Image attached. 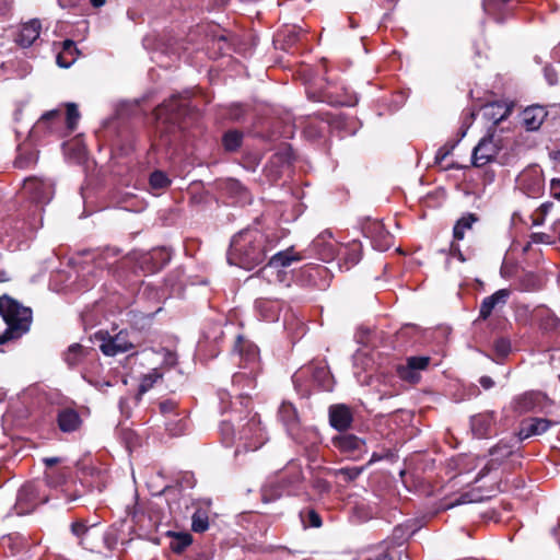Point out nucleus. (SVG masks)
Wrapping results in <instances>:
<instances>
[{"mask_svg":"<svg viewBox=\"0 0 560 560\" xmlns=\"http://www.w3.org/2000/svg\"><path fill=\"white\" fill-rule=\"evenodd\" d=\"M277 246V238L260 230L244 229L236 233L230 243L228 262L252 270L262 264L267 254Z\"/></svg>","mask_w":560,"mask_h":560,"instance_id":"1","label":"nucleus"},{"mask_svg":"<svg viewBox=\"0 0 560 560\" xmlns=\"http://www.w3.org/2000/svg\"><path fill=\"white\" fill-rule=\"evenodd\" d=\"M0 317L5 329L0 332V345L19 340L26 335L33 323V311L8 294L0 296Z\"/></svg>","mask_w":560,"mask_h":560,"instance_id":"2","label":"nucleus"},{"mask_svg":"<svg viewBox=\"0 0 560 560\" xmlns=\"http://www.w3.org/2000/svg\"><path fill=\"white\" fill-rule=\"evenodd\" d=\"M304 481L300 463L290 460L277 475V479L269 481L261 489V499L268 503L281 498L283 494H296Z\"/></svg>","mask_w":560,"mask_h":560,"instance_id":"3","label":"nucleus"},{"mask_svg":"<svg viewBox=\"0 0 560 560\" xmlns=\"http://www.w3.org/2000/svg\"><path fill=\"white\" fill-rule=\"evenodd\" d=\"M302 258V255L296 253L291 246L285 250L272 255L268 264L259 270L258 276L266 279L269 283H285L288 287V273L283 269L291 266L293 262L301 261Z\"/></svg>","mask_w":560,"mask_h":560,"instance_id":"4","label":"nucleus"},{"mask_svg":"<svg viewBox=\"0 0 560 560\" xmlns=\"http://www.w3.org/2000/svg\"><path fill=\"white\" fill-rule=\"evenodd\" d=\"M95 339L100 341V350L107 357H115L135 348L127 330H120L114 336L108 331L100 330L95 334Z\"/></svg>","mask_w":560,"mask_h":560,"instance_id":"5","label":"nucleus"},{"mask_svg":"<svg viewBox=\"0 0 560 560\" xmlns=\"http://www.w3.org/2000/svg\"><path fill=\"white\" fill-rule=\"evenodd\" d=\"M54 187L52 180L32 176L24 180L22 192L36 205H47L54 197Z\"/></svg>","mask_w":560,"mask_h":560,"instance_id":"6","label":"nucleus"},{"mask_svg":"<svg viewBox=\"0 0 560 560\" xmlns=\"http://www.w3.org/2000/svg\"><path fill=\"white\" fill-rule=\"evenodd\" d=\"M331 443L339 453L351 460H359L368 453L365 440L353 433H340L332 438Z\"/></svg>","mask_w":560,"mask_h":560,"instance_id":"7","label":"nucleus"},{"mask_svg":"<svg viewBox=\"0 0 560 560\" xmlns=\"http://www.w3.org/2000/svg\"><path fill=\"white\" fill-rule=\"evenodd\" d=\"M361 230L363 235L371 241L372 246L380 252L387 250L393 245V235L378 220L364 219L361 222Z\"/></svg>","mask_w":560,"mask_h":560,"instance_id":"8","label":"nucleus"},{"mask_svg":"<svg viewBox=\"0 0 560 560\" xmlns=\"http://www.w3.org/2000/svg\"><path fill=\"white\" fill-rule=\"evenodd\" d=\"M518 188L528 197L537 198L541 196L545 188V178L542 170L538 165L525 168L517 176Z\"/></svg>","mask_w":560,"mask_h":560,"instance_id":"9","label":"nucleus"},{"mask_svg":"<svg viewBox=\"0 0 560 560\" xmlns=\"http://www.w3.org/2000/svg\"><path fill=\"white\" fill-rule=\"evenodd\" d=\"M501 149L500 140L494 132H489L474 148L471 153V164L475 167H482L492 162Z\"/></svg>","mask_w":560,"mask_h":560,"instance_id":"10","label":"nucleus"},{"mask_svg":"<svg viewBox=\"0 0 560 560\" xmlns=\"http://www.w3.org/2000/svg\"><path fill=\"white\" fill-rule=\"evenodd\" d=\"M187 102L179 95H173L154 110L156 120L163 124L176 125L186 113Z\"/></svg>","mask_w":560,"mask_h":560,"instance_id":"11","label":"nucleus"},{"mask_svg":"<svg viewBox=\"0 0 560 560\" xmlns=\"http://www.w3.org/2000/svg\"><path fill=\"white\" fill-rule=\"evenodd\" d=\"M431 358L428 355L408 357L405 364L396 368L397 376L409 384H418L421 380V372L427 370Z\"/></svg>","mask_w":560,"mask_h":560,"instance_id":"12","label":"nucleus"},{"mask_svg":"<svg viewBox=\"0 0 560 560\" xmlns=\"http://www.w3.org/2000/svg\"><path fill=\"white\" fill-rule=\"evenodd\" d=\"M69 468L52 469L45 472L46 485L50 488H61L67 500L71 502L82 497L83 492L79 491L77 488L71 491L70 488L72 485L75 486V481L71 480L69 482Z\"/></svg>","mask_w":560,"mask_h":560,"instance_id":"13","label":"nucleus"},{"mask_svg":"<svg viewBox=\"0 0 560 560\" xmlns=\"http://www.w3.org/2000/svg\"><path fill=\"white\" fill-rule=\"evenodd\" d=\"M40 488L39 483H27L19 490L16 504L21 509V513L30 512L35 506L48 501V497L40 493Z\"/></svg>","mask_w":560,"mask_h":560,"instance_id":"14","label":"nucleus"},{"mask_svg":"<svg viewBox=\"0 0 560 560\" xmlns=\"http://www.w3.org/2000/svg\"><path fill=\"white\" fill-rule=\"evenodd\" d=\"M62 128V114L52 109L42 115L33 127L34 133H59Z\"/></svg>","mask_w":560,"mask_h":560,"instance_id":"15","label":"nucleus"},{"mask_svg":"<svg viewBox=\"0 0 560 560\" xmlns=\"http://www.w3.org/2000/svg\"><path fill=\"white\" fill-rule=\"evenodd\" d=\"M352 421V411L348 406L340 404L329 407V423L334 429L343 433L351 427Z\"/></svg>","mask_w":560,"mask_h":560,"instance_id":"16","label":"nucleus"},{"mask_svg":"<svg viewBox=\"0 0 560 560\" xmlns=\"http://www.w3.org/2000/svg\"><path fill=\"white\" fill-rule=\"evenodd\" d=\"M312 246L323 261H330L337 255V244L330 231H324L312 243Z\"/></svg>","mask_w":560,"mask_h":560,"instance_id":"17","label":"nucleus"},{"mask_svg":"<svg viewBox=\"0 0 560 560\" xmlns=\"http://www.w3.org/2000/svg\"><path fill=\"white\" fill-rule=\"evenodd\" d=\"M511 291L509 289H500L493 294L485 298L479 307V318L486 320L497 307H502L506 304Z\"/></svg>","mask_w":560,"mask_h":560,"instance_id":"18","label":"nucleus"},{"mask_svg":"<svg viewBox=\"0 0 560 560\" xmlns=\"http://www.w3.org/2000/svg\"><path fill=\"white\" fill-rule=\"evenodd\" d=\"M283 303L278 299L259 298L255 301V310L267 322L279 319Z\"/></svg>","mask_w":560,"mask_h":560,"instance_id":"19","label":"nucleus"},{"mask_svg":"<svg viewBox=\"0 0 560 560\" xmlns=\"http://www.w3.org/2000/svg\"><path fill=\"white\" fill-rule=\"evenodd\" d=\"M552 422L545 418H529L521 422L518 431L520 440H525L534 435H540L549 430Z\"/></svg>","mask_w":560,"mask_h":560,"instance_id":"20","label":"nucleus"},{"mask_svg":"<svg viewBox=\"0 0 560 560\" xmlns=\"http://www.w3.org/2000/svg\"><path fill=\"white\" fill-rule=\"evenodd\" d=\"M494 416L492 412L478 413L470 418L472 434L478 439H487L492 434Z\"/></svg>","mask_w":560,"mask_h":560,"instance_id":"21","label":"nucleus"},{"mask_svg":"<svg viewBox=\"0 0 560 560\" xmlns=\"http://www.w3.org/2000/svg\"><path fill=\"white\" fill-rule=\"evenodd\" d=\"M57 423L60 431L70 433L80 429L82 419L75 409L67 407L58 411Z\"/></svg>","mask_w":560,"mask_h":560,"instance_id":"22","label":"nucleus"},{"mask_svg":"<svg viewBox=\"0 0 560 560\" xmlns=\"http://www.w3.org/2000/svg\"><path fill=\"white\" fill-rule=\"evenodd\" d=\"M40 30L42 24L39 20H31L21 26V30L15 40L21 47H30L39 37Z\"/></svg>","mask_w":560,"mask_h":560,"instance_id":"23","label":"nucleus"},{"mask_svg":"<svg viewBox=\"0 0 560 560\" xmlns=\"http://www.w3.org/2000/svg\"><path fill=\"white\" fill-rule=\"evenodd\" d=\"M542 395L536 392H527L513 399V410L525 413L535 410L541 402Z\"/></svg>","mask_w":560,"mask_h":560,"instance_id":"24","label":"nucleus"},{"mask_svg":"<svg viewBox=\"0 0 560 560\" xmlns=\"http://www.w3.org/2000/svg\"><path fill=\"white\" fill-rule=\"evenodd\" d=\"M94 527L95 526H88L83 521H75L71 524L70 529L83 548L93 550L96 547L94 541Z\"/></svg>","mask_w":560,"mask_h":560,"instance_id":"25","label":"nucleus"},{"mask_svg":"<svg viewBox=\"0 0 560 560\" xmlns=\"http://www.w3.org/2000/svg\"><path fill=\"white\" fill-rule=\"evenodd\" d=\"M247 359L252 364L250 374L255 372V370L258 368V353L256 349H252L247 353ZM233 385L240 386L241 389H244V387L254 388L256 386V380L254 375H247L245 373H237L233 376Z\"/></svg>","mask_w":560,"mask_h":560,"instance_id":"26","label":"nucleus"},{"mask_svg":"<svg viewBox=\"0 0 560 560\" xmlns=\"http://www.w3.org/2000/svg\"><path fill=\"white\" fill-rule=\"evenodd\" d=\"M547 112L542 106H529L522 114L523 125L527 130H537L544 122Z\"/></svg>","mask_w":560,"mask_h":560,"instance_id":"27","label":"nucleus"},{"mask_svg":"<svg viewBox=\"0 0 560 560\" xmlns=\"http://www.w3.org/2000/svg\"><path fill=\"white\" fill-rule=\"evenodd\" d=\"M511 114V107L503 102H493L483 107L485 117L492 121L493 127L506 119Z\"/></svg>","mask_w":560,"mask_h":560,"instance_id":"28","label":"nucleus"},{"mask_svg":"<svg viewBox=\"0 0 560 560\" xmlns=\"http://www.w3.org/2000/svg\"><path fill=\"white\" fill-rule=\"evenodd\" d=\"M79 50L75 43L71 39H66L62 43V49L57 55V65L61 68H69L78 58Z\"/></svg>","mask_w":560,"mask_h":560,"instance_id":"29","label":"nucleus"},{"mask_svg":"<svg viewBox=\"0 0 560 560\" xmlns=\"http://www.w3.org/2000/svg\"><path fill=\"white\" fill-rule=\"evenodd\" d=\"M38 160V152L30 145L23 144L18 149V155L14 165L18 168H28L36 164Z\"/></svg>","mask_w":560,"mask_h":560,"instance_id":"30","label":"nucleus"},{"mask_svg":"<svg viewBox=\"0 0 560 560\" xmlns=\"http://www.w3.org/2000/svg\"><path fill=\"white\" fill-rule=\"evenodd\" d=\"M479 218L475 213H466L459 218L453 228L454 241H462L465 237V233L471 230L474 223L478 222Z\"/></svg>","mask_w":560,"mask_h":560,"instance_id":"31","label":"nucleus"},{"mask_svg":"<svg viewBox=\"0 0 560 560\" xmlns=\"http://www.w3.org/2000/svg\"><path fill=\"white\" fill-rule=\"evenodd\" d=\"M278 418L288 430L296 428L299 422L298 411L290 402L281 404L278 410Z\"/></svg>","mask_w":560,"mask_h":560,"instance_id":"32","label":"nucleus"},{"mask_svg":"<svg viewBox=\"0 0 560 560\" xmlns=\"http://www.w3.org/2000/svg\"><path fill=\"white\" fill-rule=\"evenodd\" d=\"M343 261L347 269H350L352 266L357 265L362 257V245L359 241H352L347 244L343 248Z\"/></svg>","mask_w":560,"mask_h":560,"instance_id":"33","label":"nucleus"},{"mask_svg":"<svg viewBox=\"0 0 560 560\" xmlns=\"http://www.w3.org/2000/svg\"><path fill=\"white\" fill-rule=\"evenodd\" d=\"M85 357L86 350L80 343H72L63 354V359L70 368L80 364Z\"/></svg>","mask_w":560,"mask_h":560,"instance_id":"34","label":"nucleus"},{"mask_svg":"<svg viewBox=\"0 0 560 560\" xmlns=\"http://www.w3.org/2000/svg\"><path fill=\"white\" fill-rule=\"evenodd\" d=\"M167 535L172 537L170 549L175 553H182L192 542V537L188 533L168 532Z\"/></svg>","mask_w":560,"mask_h":560,"instance_id":"35","label":"nucleus"},{"mask_svg":"<svg viewBox=\"0 0 560 560\" xmlns=\"http://www.w3.org/2000/svg\"><path fill=\"white\" fill-rule=\"evenodd\" d=\"M243 133L237 130H229L224 133L222 142L226 151H236L242 144Z\"/></svg>","mask_w":560,"mask_h":560,"instance_id":"36","label":"nucleus"},{"mask_svg":"<svg viewBox=\"0 0 560 560\" xmlns=\"http://www.w3.org/2000/svg\"><path fill=\"white\" fill-rule=\"evenodd\" d=\"M209 527L208 514L203 510H197L191 516V528L196 533H203Z\"/></svg>","mask_w":560,"mask_h":560,"instance_id":"37","label":"nucleus"},{"mask_svg":"<svg viewBox=\"0 0 560 560\" xmlns=\"http://www.w3.org/2000/svg\"><path fill=\"white\" fill-rule=\"evenodd\" d=\"M260 420L257 416H253L247 422L246 427L240 432L241 439H249L252 435L261 438Z\"/></svg>","mask_w":560,"mask_h":560,"instance_id":"38","label":"nucleus"},{"mask_svg":"<svg viewBox=\"0 0 560 560\" xmlns=\"http://www.w3.org/2000/svg\"><path fill=\"white\" fill-rule=\"evenodd\" d=\"M160 378H162V374L156 369H153L148 374H144L142 376L140 385H139V393L140 394L147 393L149 389H151L153 387V385Z\"/></svg>","mask_w":560,"mask_h":560,"instance_id":"39","label":"nucleus"},{"mask_svg":"<svg viewBox=\"0 0 560 560\" xmlns=\"http://www.w3.org/2000/svg\"><path fill=\"white\" fill-rule=\"evenodd\" d=\"M66 108H67V117H66L67 128L70 132H72L77 128L81 116H80L77 104L67 103Z\"/></svg>","mask_w":560,"mask_h":560,"instance_id":"40","label":"nucleus"},{"mask_svg":"<svg viewBox=\"0 0 560 560\" xmlns=\"http://www.w3.org/2000/svg\"><path fill=\"white\" fill-rule=\"evenodd\" d=\"M149 182L154 189H164L171 185V179L162 171H154L150 175Z\"/></svg>","mask_w":560,"mask_h":560,"instance_id":"41","label":"nucleus"},{"mask_svg":"<svg viewBox=\"0 0 560 560\" xmlns=\"http://www.w3.org/2000/svg\"><path fill=\"white\" fill-rule=\"evenodd\" d=\"M365 467H345L337 470L336 475L342 477L347 482L355 480Z\"/></svg>","mask_w":560,"mask_h":560,"instance_id":"42","label":"nucleus"},{"mask_svg":"<svg viewBox=\"0 0 560 560\" xmlns=\"http://www.w3.org/2000/svg\"><path fill=\"white\" fill-rule=\"evenodd\" d=\"M303 272L315 281V277H326L328 269L320 265H308L303 269ZM314 284H316V282H314Z\"/></svg>","mask_w":560,"mask_h":560,"instance_id":"43","label":"nucleus"},{"mask_svg":"<svg viewBox=\"0 0 560 560\" xmlns=\"http://www.w3.org/2000/svg\"><path fill=\"white\" fill-rule=\"evenodd\" d=\"M512 447L508 444L499 443L490 450V455L505 458L512 454Z\"/></svg>","mask_w":560,"mask_h":560,"instance_id":"44","label":"nucleus"},{"mask_svg":"<svg viewBox=\"0 0 560 560\" xmlns=\"http://www.w3.org/2000/svg\"><path fill=\"white\" fill-rule=\"evenodd\" d=\"M166 429L172 435H180L186 430V422L183 419H178L175 422H167Z\"/></svg>","mask_w":560,"mask_h":560,"instance_id":"45","label":"nucleus"},{"mask_svg":"<svg viewBox=\"0 0 560 560\" xmlns=\"http://www.w3.org/2000/svg\"><path fill=\"white\" fill-rule=\"evenodd\" d=\"M494 350L501 357L508 355L511 351L510 340H508L505 338H500V339L495 340L494 341Z\"/></svg>","mask_w":560,"mask_h":560,"instance_id":"46","label":"nucleus"},{"mask_svg":"<svg viewBox=\"0 0 560 560\" xmlns=\"http://www.w3.org/2000/svg\"><path fill=\"white\" fill-rule=\"evenodd\" d=\"M455 144H444L435 153V163L441 164L453 151Z\"/></svg>","mask_w":560,"mask_h":560,"instance_id":"47","label":"nucleus"},{"mask_svg":"<svg viewBox=\"0 0 560 560\" xmlns=\"http://www.w3.org/2000/svg\"><path fill=\"white\" fill-rule=\"evenodd\" d=\"M530 240L533 243H536V244H539V243L553 244L555 243V238L552 236H550L547 233H542V232L533 233L530 235Z\"/></svg>","mask_w":560,"mask_h":560,"instance_id":"48","label":"nucleus"},{"mask_svg":"<svg viewBox=\"0 0 560 560\" xmlns=\"http://www.w3.org/2000/svg\"><path fill=\"white\" fill-rule=\"evenodd\" d=\"M471 502H474V499L471 498L470 493H463L458 498H456L452 503L446 504L445 509H451L456 505H462Z\"/></svg>","mask_w":560,"mask_h":560,"instance_id":"49","label":"nucleus"},{"mask_svg":"<svg viewBox=\"0 0 560 560\" xmlns=\"http://www.w3.org/2000/svg\"><path fill=\"white\" fill-rule=\"evenodd\" d=\"M559 319L553 315H548L545 319L541 320L540 326L545 330L553 329L558 326Z\"/></svg>","mask_w":560,"mask_h":560,"instance_id":"50","label":"nucleus"},{"mask_svg":"<svg viewBox=\"0 0 560 560\" xmlns=\"http://www.w3.org/2000/svg\"><path fill=\"white\" fill-rule=\"evenodd\" d=\"M307 521L312 527H319L322 525V518L314 510L307 512Z\"/></svg>","mask_w":560,"mask_h":560,"instance_id":"51","label":"nucleus"},{"mask_svg":"<svg viewBox=\"0 0 560 560\" xmlns=\"http://www.w3.org/2000/svg\"><path fill=\"white\" fill-rule=\"evenodd\" d=\"M176 409V402L173 400H165L160 404V410L163 415L173 413Z\"/></svg>","mask_w":560,"mask_h":560,"instance_id":"52","label":"nucleus"},{"mask_svg":"<svg viewBox=\"0 0 560 560\" xmlns=\"http://www.w3.org/2000/svg\"><path fill=\"white\" fill-rule=\"evenodd\" d=\"M450 252H451L452 256L457 257L460 261H465L466 260V258L463 256V254L460 252V248H459L458 244H456L455 242H453L451 244Z\"/></svg>","mask_w":560,"mask_h":560,"instance_id":"53","label":"nucleus"},{"mask_svg":"<svg viewBox=\"0 0 560 560\" xmlns=\"http://www.w3.org/2000/svg\"><path fill=\"white\" fill-rule=\"evenodd\" d=\"M479 384L485 389H490L494 386V381L490 376L485 375L479 378Z\"/></svg>","mask_w":560,"mask_h":560,"instance_id":"54","label":"nucleus"},{"mask_svg":"<svg viewBox=\"0 0 560 560\" xmlns=\"http://www.w3.org/2000/svg\"><path fill=\"white\" fill-rule=\"evenodd\" d=\"M545 77L550 85H553L557 83V74L549 67L545 68Z\"/></svg>","mask_w":560,"mask_h":560,"instance_id":"55","label":"nucleus"},{"mask_svg":"<svg viewBox=\"0 0 560 560\" xmlns=\"http://www.w3.org/2000/svg\"><path fill=\"white\" fill-rule=\"evenodd\" d=\"M553 203L552 202H544L542 205H540V207L538 208V211L541 213L542 217H545L549 211L550 209L552 208Z\"/></svg>","mask_w":560,"mask_h":560,"instance_id":"56","label":"nucleus"},{"mask_svg":"<svg viewBox=\"0 0 560 560\" xmlns=\"http://www.w3.org/2000/svg\"><path fill=\"white\" fill-rule=\"evenodd\" d=\"M43 462H44V464H45L48 468H50V467H52L54 465H56V464L60 463V458H59V457H45V458L43 459Z\"/></svg>","mask_w":560,"mask_h":560,"instance_id":"57","label":"nucleus"},{"mask_svg":"<svg viewBox=\"0 0 560 560\" xmlns=\"http://www.w3.org/2000/svg\"><path fill=\"white\" fill-rule=\"evenodd\" d=\"M221 430H222L223 434H226V435L230 434V432L232 433V427L228 422L222 423ZM229 439L232 441L233 436H231Z\"/></svg>","mask_w":560,"mask_h":560,"instance_id":"58","label":"nucleus"},{"mask_svg":"<svg viewBox=\"0 0 560 560\" xmlns=\"http://www.w3.org/2000/svg\"><path fill=\"white\" fill-rule=\"evenodd\" d=\"M381 459H383V456L377 454V453H373L370 460L368 462V466L373 464V463H376V462H380Z\"/></svg>","mask_w":560,"mask_h":560,"instance_id":"59","label":"nucleus"},{"mask_svg":"<svg viewBox=\"0 0 560 560\" xmlns=\"http://www.w3.org/2000/svg\"><path fill=\"white\" fill-rule=\"evenodd\" d=\"M164 252L162 249H154L151 254L144 255L143 259L147 261L149 258H153L156 255H162Z\"/></svg>","mask_w":560,"mask_h":560,"instance_id":"60","label":"nucleus"},{"mask_svg":"<svg viewBox=\"0 0 560 560\" xmlns=\"http://www.w3.org/2000/svg\"><path fill=\"white\" fill-rule=\"evenodd\" d=\"M88 382L90 384H92L93 386L97 387V388H102L103 386H110L112 384L109 382H104V383H101V382H94L92 380H88Z\"/></svg>","mask_w":560,"mask_h":560,"instance_id":"61","label":"nucleus"},{"mask_svg":"<svg viewBox=\"0 0 560 560\" xmlns=\"http://www.w3.org/2000/svg\"><path fill=\"white\" fill-rule=\"evenodd\" d=\"M551 195L557 200H560V187L550 188Z\"/></svg>","mask_w":560,"mask_h":560,"instance_id":"62","label":"nucleus"},{"mask_svg":"<svg viewBox=\"0 0 560 560\" xmlns=\"http://www.w3.org/2000/svg\"><path fill=\"white\" fill-rule=\"evenodd\" d=\"M552 230L558 235V240L560 242V221L553 223Z\"/></svg>","mask_w":560,"mask_h":560,"instance_id":"63","label":"nucleus"},{"mask_svg":"<svg viewBox=\"0 0 560 560\" xmlns=\"http://www.w3.org/2000/svg\"><path fill=\"white\" fill-rule=\"evenodd\" d=\"M557 188L560 187V179L559 178H552L550 182V188Z\"/></svg>","mask_w":560,"mask_h":560,"instance_id":"64","label":"nucleus"}]
</instances>
